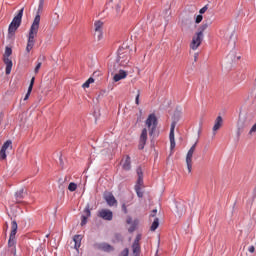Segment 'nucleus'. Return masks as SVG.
I'll list each match as a JSON object with an SVG mask.
<instances>
[{
    "instance_id": "f257e3e1",
    "label": "nucleus",
    "mask_w": 256,
    "mask_h": 256,
    "mask_svg": "<svg viewBox=\"0 0 256 256\" xmlns=\"http://www.w3.org/2000/svg\"><path fill=\"white\" fill-rule=\"evenodd\" d=\"M45 5V0H39L37 14L33 20L28 34V42L26 46V53H31L33 47H35V37L39 33V25L41 23V13H43V7Z\"/></svg>"
},
{
    "instance_id": "f03ea898",
    "label": "nucleus",
    "mask_w": 256,
    "mask_h": 256,
    "mask_svg": "<svg viewBox=\"0 0 256 256\" xmlns=\"http://www.w3.org/2000/svg\"><path fill=\"white\" fill-rule=\"evenodd\" d=\"M129 61H131V49H129V46L120 47L118 49V57L116 59V63L109 67L111 75L119 70V66L127 67V65H129Z\"/></svg>"
},
{
    "instance_id": "7ed1b4c3",
    "label": "nucleus",
    "mask_w": 256,
    "mask_h": 256,
    "mask_svg": "<svg viewBox=\"0 0 256 256\" xmlns=\"http://www.w3.org/2000/svg\"><path fill=\"white\" fill-rule=\"evenodd\" d=\"M209 28V23L204 22L202 25H200L198 27L197 32L193 35L192 37V41L190 43V49H192L193 51H196V49H199V47L201 46V43H203V33H205V31H207V29Z\"/></svg>"
},
{
    "instance_id": "20e7f679",
    "label": "nucleus",
    "mask_w": 256,
    "mask_h": 256,
    "mask_svg": "<svg viewBox=\"0 0 256 256\" xmlns=\"http://www.w3.org/2000/svg\"><path fill=\"white\" fill-rule=\"evenodd\" d=\"M23 11L24 9H20L18 14L13 18L12 22L9 25L8 33L9 35H14L15 31L21 27V20L23 19Z\"/></svg>"
},
{
    "instance_id": "39448f33",
    "label": "nucleus",
    "mask_w": 256,
    "mask_h": 256,
    "mask_svg": "<svg viewBox=\"0 0 256 256\" xmlns=\"http://www.w3.org/2000/svg\"><path fill=\"white\" fill-rule=\"evenodd\" d=\"M251 125V120L247 118V114H242L239 116L237 123V136L241 137V133Z\"/></svg>"
},
{
    "instance_id": "423d86ee",
    "label": "nucleus",
    "mask_w": 256,
    "mask_h": 256,
    "mask_svg": "<svg viewBox=\"0 0 256 256\" xmlns=\"http://www.w3.org/2000/svg\"><path fill=\"white\" fill-rule=\"evenodd\" d=\"M12 53L13 50L10 47H6L5 53L3 55V62L6 65V75H11V69H13V61L9 58L11 57Z\"/></svg>"
},
{
    "instance_id": "0eeeda50",
    "label": "nucleus",
    "mask_w": 256,
    "mask_h": 256,
    "mask_svg": "<svg viewBox=\"0 0 256 256\" xmlns=\"http://www.w3.org/2000/svg\"><path fill=\"white\" fill-rule=\"evenodd\" d=\"M146 127L149 129V135L153 136L155 130L157 129V116L155 114H150L146 119Z\"/></svg>"
},
{
    "instance_id": "6e6552de",
    "label": "nucleus",
    "mask_w": 256,
    "mask_h": 256,
    "mask_svg": "<svg viewBox=\"0 0 256 256\" xmlns=\"http://www.w3.org/2000/svg\"><path fill=\"white\" fill-rule=\"evenodd\" d=\"M17 229H19L17 225V221H12V226H11V232H10V237L8 240V247H14L15 245V236L17 235Z\"/></svg>"
},
{
    "instance_id": "1a4fd4ad",
    "label": "nucleus",
    "mask_w": 256,
    "mask_h": 256,
    "mask_svg": "<svg viewBox=\"0 0 256 256\" xmlns=\"http://www.w3.org/2000/svg\"><path fill=\"white\" fill-rule=\"evenodd\" d=\"M94 248L99 249L100 251H104L105 253H111L115 251V247L106 242L96 243L94 244Z\"/></svg>"
},
{
    "instance_id": "9d476101",
    "label": "nucleus",
    "mask_w": 256,
    "mask_h": 256,
    "mask_svg": "<svg viewBox=\"0 0 256 256\" xmlns=\"http://www.w3.org/2000/svg\"><path fill=\"white\" fill-rule=\"evenodd\" d=\"M7 149H13V142L11 140H7L1 150H0V159L5 160L7 159Z\"/></svg>"
},
{
    "instance_id": "9b49d317",
    "label": "nucleus",
    "mask_w": 256,
    "mask_h": 256,
    "mask_svg": "<svg viewBox=\"0 0 256 256\" xmlns=\"http://www.w3.org/2000/svg\"><path fill=\"white\" fill-rule=\"evenodd\" d=\"M98 217L104 221H113V212L109 209H102L98 212Z\"/></svg>"
},
{
    "instance_id": "f8f14e48",
    "label": "nucleus",
    "mask_w": 256,
    "mask_h": 256,
    "mask_svg": "<svg viewBox=\"0 0 256 256\" xmlns=\"http://www.w3.org/2000/svg\"><path fill=\"white\" fill-rule=\"evenodd\" d=\"M104 199H105L107 205H109V207L117 206V199H115V196L113 195V193L105 192Z\"/></svg>"
},
{
    "instance_id": "ddd939ff",
    "label": "nucleus",
    "mask_w": 256,
    "mask_h": 256,
    "mask_svg": "<svg viewBox=\"0 0 256 256\" xmlns=\"http://www.w3.org/2000/svg\"><path fill=\"white\" fill-rule=\"evenodd\" d=\"M177 125V122H172L171 128H170V134H169V139H170V148L175 149V127Z\"/></svg>"
},
{
    "instance_id": "4468645a",
    "label": "nucleus",
    "mask_w": 256,
    "mask_h": 256,
    "mask_svg": "<svg viewBox=\"0 0 256 256\" xmlns=\"http://www.w3.org/2000/svg\"><path fill=\"white\" fill-rule=\"evenodd\" d=\"M146 144H147V128H144L142 130L141 135H140V141H139L138 149H140V150L145 149Z\"/></svg>"
},
{
    "instance_id": "2eb2a0df",
    "label": "nucleus",
    "mask_w": 256,
    "mask_h": 256,
    "mask_svg": "<svg viewBox=\"0 0 256 256\" xmlns=\"http://www.w3.org/2000/svg\"><path fill=\"white\" fill-rule=\"evenodd\" d=\"M113 81L115 83L121 81V79H125L127 77V71L119 69L118 73L117 70L113 73Z\"/></svg>"
},
{
    "instance_id": "dca6fc26",
    "label": "nucleus",
    "mask_w": 256,
    "mask_h": 256,
    "mask_svg": "<svg viewBox=\"0 0 256 256\" xmlns=\"http://www.w3.org/2000/svg\"><path fill=\"white\" fill-rule=\"evenodd\" d=\"M121 15H123V7L121 6V4H116L112 10V17L114 19H119Z\"/></svg>"
},
{
    "instance_id": "f3484780",
    "label": "nucleus",
    "mask_w": 256,
    "mask_h": 256,
    "mask_svg": "<svg viewBox=\"0 0 256 256\" xmlns=\"http://www.w3.org/2000/svg\"><path fill=\"white\" fill-rule=\"evenodd\" d=\"M223 127V117L218 116L215 120L214 126L212 128L213 135H217V131Z\"/></svg>"
},
{
    "instance_id": "a211bd4d",
    "label": "nucleus",
    "mask_w": 256,
    "mask_h": 256,
    "mask_svg": "<svg viewBox=\"0 0 256 256\" xmlns=\"http://www.w3.org/2000/svg\"><path fill=\"white\" fill-rule=\"evenodd\" d=\"M139 236L134 240V243L132 245L133 249V256H140L141 255V246L139 245Z\"/></svg>"
},
{
    "instance_id": "6ab92c4d",
    "label": "nucleus",
    "mask_w": 256,
    "mask_h": 256,
    "mask_svg": "<svg viewBox=\"0 0 256 256\" xmlns=\"http://www.w3.org/2000/svg\"><path fill=\"white\" fill-rule=\"evenodd\" d=\"M186 165H187L188 173H191L193 169V154L189 152H187V155H186Z\"/></svg>"
},
{
    "instance_id": "aec40b11",
    "label": "nucleus",
    "mask_w": 256,
    "mask_h": 256,
    "mask_svg": "<svg viewBox=\"0 0 256 256\" xmlns=\"http://www.w3.org/2000/svg\"><path fill=\"white\" fill-rule=\"evenodd\" d=\"M122 169H124V171H131V157L126 156L122 159Z\"/></svg>"
},
{
    "instance_id": "412c9836",
    "label": "nucleus",
    "mask_w": 256,
    "mask_h": 256,
    "mask_svg": "<svg viewBox=\"0 0 256 256\" xmlns=\"http://www.w3.org/2000/svg\"><path fill=\"white\" fill-rule=\"evenodd\" d=\"M136 173L138 175V180L136 185H139V187H143V168H141V166L138 167L136 169Z\"/></svg>"
},
{
    "instance_id": "4be33fe9",
    "label": "nucleus",
    "mask_w": 256,
    "mask_h": 256,
    "mask_svg": "<svg viewBox=\"0 0 256 256\" xmlns=\"http://www.w3.org/2000/svg\"><path fill=\"white\" fill-rule=\"evenodd\" d=\"M85 215L82 216L81 220V226L87 225V218L91 217V210L89 209V206H87L84 210Z\"/></svg>"
},
{
    "instance_id": "5701e85b",
    "label": "nucleus",
    "mask_w": 256,
    "mask_h": 256,
    "mask_svg": "<svg viewBox=\"0 0 256 256\" xmlns=\"http://www.w3.org/2000/svg\"><path fill=\"white\" fill-rule=\"evenodd\" d=\"M25 195H27V190H25V188H21L15 193L16 201H21V199H25Z\"/></svg>"
},
{
    "instance_id": "b1692460",
    "label": "nucleus",
    "mask_w": 256,
    "mask_h": 256,
    "mask_svg": "<svg viewBox=\"0 0 256 256\" xmlns=\"http://www.w3.org/2000/svg\"><path fill=\"white\" fill-rule=\"evenodd\" d=\"M33 85H35V77H32V79L30 81V85L28 87V92L26 93V95L24 97V101H27V99H29V95H31V91H33Z\"/></svg>"
},
{
    "instance_id": "393cba45",
    "label": "nucleus",
    "mask_w": 256,
    "mask_h": 256,
    "mask_svg": "<svg viewBox=\"0 0 256 256\" xmlns=\"http://www.w3.org/2000/svg\"><path fill=\"white\" fill-rule=\"evenodd\" d=\"M81 239H83V238L81 237V235H75V236L73 237V241H74V243H75L74 248H75L76 250H78L79 247H81Z\"/></svg>"
},
{
    "instance_id": "a878e982",
    "label": "nucleus",
    "mask_w": 256,
    "mask_h": 256,
    "mask_svg": "<svg viewBox=\"0 0 256 256\" xmlns=\"http://www.w3.org/2000/svg\"><path fill=\"white\" fill-rule=\"evenodd\" d=\"M122 241H123V236L119 233H115L112 238V243H122Z\"/></svg>"
},
{
    "instance_id": "bb28decb",
    "label": "nucleus",
    "mask_w": 256,
    "mask_h": 256,
    "mask_svg": "<svg viewBox=\"0 0 256 256\" xmlns=\"http://www.w3.org/2000/svg\"><path fill=\"white\" fill-rule=\"evenodd\" d=\"M94 31H103V22L101 20L94 23Z\"/></svg>"
},
{
    "instance_id": "cd10ccee",
    "label": "nucleus",
    "mask_w": 256,
    "mask_h": 256,
    "mask_svg": "<svg viewBox=\"0 0 256 256\" xmlns=\"http://www.w3.org/2000/svg\"><path fill=\"white\" fill-rule=\"evenodd\" d=\"M178 209V215H183L185 211H187V208L185 207V203L180 204L177 206Z\"/></svg>"
},
{
    "instance_id": "c85d7f7f",
    "label": "nucleus",
    "mask_w": 256,
    "mask_h": 256,
    "mask_svg": "<svg viewBox=\"0 0 256 256\" xmlns=\"http://www.w3.org/2000/svg\"><path fill=\"white\" fill-rule=\"evenodd\" d=\"M94 37L97 41H101L103 39V30H95Z\"/></svg>"
},
{
    "instance_id": "c756f323",
    "label": "nucleus",
    "mask_w": 256,
    "mask_h": 256,
    "mask_svg": "<svg viewBox=\"0 0 256 256\" xmlns=\"http://www.w3.org/2000/svg\"><path fill=\"white\" fill-rule=\"evenodd\" d=\"M158 227H159V218H155V220L153 221L150 227V231H155Z\"/></svg>"
},
{
    "instance_id": "7c9ffc66",
    "label": "nucleus",
    "mask_w": 256,
    "mask_h": 256,
    "mask_svg": "<svg viewBox=\"0 0 256 256\" xmlns=\"http://www.w3.org/2000/svg\"><path fill=\"white\" fill-rule=\"evenodd\" d=\"M135 191L140 199L143 198V191H141V187H139V185H135Z\"/></svg>"
},
{
    "instance_id": "2f4dec72",
    "label": "nucleus",
    "mask_w": 256,
    "mask_h": 256,
    "mask_svg": "<svg viewBox=\"0 0 256 256\" xmlns=\"http://www.w3.org/2000/svg\"><path fill=\"white\" fill-rule=\"evenodd\" d=\"M70 191H77V184L75 182H71L68 186Z\"/></svg>"
},
{
    "instance_id": "473e14b6",
    "label": "nucleus",
    "mask_w": 256,
    "mask_h": 256,
    "mask_svg": "<svg viewBox=\"0 0 256 256\" xmlns=\"http://www.w3.org/2000/svg\"><path fill=\"white\" fill-rule=\"evenodd\" d=\"M195 149H197V142H195L193 146L188 150V153L194 155Z\"/></svg>"
},
{
    "instance_id": "72a5a7b5",
    "label": "nucleus",
    "mask_w": 256,
    "mask_h": 256,
    "mask_svg": "<svg viewBox=\"0 0 256 256\" xmlns=\"http://www.w3.org/2000/svg\"><path fill=\"white\" fill-rule=\"evenodd\" d=\"M41 65H43V63L38 62L35 69H34V73L35 75H37V73H39V69H41Z\"/></svg>"
},
{
    "instance_id": "f704fd0d",
    "label": "nucleus",
    "mask_w": 256,
    "mask_h": 256,
    "mask_svg": "<svg viewBox=\"0 0 256 256\" xmlns=\"http://www.w3.org/2000/svg\"><path fill=\"white\" fill-rule=\"evenodd\" d=\"M119 256H129V248H125L120 254Z\"/></svg>"
},
{
    "instance_id": "c9c22d12",
    "label": "nucleus",
    "mask_w": 256,
    "mask_h": 256,
    "mask_svg": "<svg viewBox=\"0 0 256 256\" xmlns=\"http://www.w3.org/2000/svg\"><path fill=\"white\" fill-rule=\"evenodd\" d=\"M59 25V15H57V20H53L51 23V27H57Z\"/></svg>"
},
{
    "instance_id": "e433bc0d",
    "label": "nucleus",
    "mask_w": 256,
    "mask_h": 256,
    "mask_svg": "<svg viewBox=\"0 0 256 256\" xmlns=\"http://www.w3.org/2000/svg\"><path fill=\"white\" fill-rule=\"evenodd\" d=\"M203 21V15H197L195 19V23L199 24Z\"/></svg>"
},
{
    "instance_id": "4c0bfd02",
    "label": "nucleus",
    "mask_w": 256,
    "mask_h": 256,
    "mask_svg": "<svg viewBox=\"0 0 256 256\" xmlns=\"http://www.w3.org/2000/svg\"><path fill=\"white\" fill-rule=\"evenodd\" d=\"M253 133H256V123L252 126V128L249 131V135H253Z\"/></svg>"
},
{
    "instance_id": "58836bf2",
    "label": "nucleus",
    "mask_w": 256,
    "mask_h": 256,
    "mask_svg": "<svg viewBox=\"0 0 256 256\" xmlns=\"http://www.w3.org/2000/svg\"><path fill=\"white\" fill-rule=\"evenodd\" d=\"M139 97H141V92L138 90V94L136 95L135 103L139 105Z\"/></svg>"
},
{
    "instance_id": "ea45409f",
    "label": "nucleus",
    "mask_w": 256,
    "mask_h": 256,
    "mask_svg": "<svg viewBox=\"0 0 256 256\" xmlns=\"http://www.w3.org/2000/svg\"><path fill=\"white\" fill-rule=\"evenodd\" d=\"M207 6H204L202 9H200L199 13L200 15H203V13H205L207 11Z\"/></svg>"
},
{
    "instance_id": "a19ab883",
    "label": "nucleus",
    "mask_w": 256,
    "mask_h": 256,
    "mask_svg": "<svg viewBox=\"0 0 256 256\" xmlns=\"http://www.w3.org/2000/svg\"><path fill=\"white\" fill-rule=\"evenodd\" d=\"M89 85H91L88 80L82 85L83 89H88Z\"/></svg>"
},
{
    "instance_id": "79ce46f5",
    "label": "nucleus",
    "mask_w": 256,
    "mask_h": 256,
    "mask_svg": "<svg viewBox=\"0 0 256 256\" xmlns=\"http://www.w3.org/2000/svg\"><path fill=\"white\" fill-rule=\"evenodd\" d=\"M231 39H233V34L230 36V40H229V45H231V43H232V45L233 46H235V40H233L232 42H231Z\"/></svg>"
},
{
    "instance_id": "37998d69",
    "label": "nucleus",
    "mask_w": 256,
    "mask_h": 256,
    "mask_svg": "<svg viewBox=\"0 0 256 256\" xmlns=\"http://www.w3.org/2000/svg\"><path fill=\"white\" fill-rule=\"evenodd\" d=\"M122 211L127 214V206L125 204L122 205Z\"/></svg>"
},
{
    "instance_id": "c03bdc74",
    "label": "nucleus",
    "mask_w": 256,
    "mask_h": 256,
    "mask_svg": "<svg viewBox=\"0 0 256 256\" xmlns=\"http://www.w3.org/2000/svg\"><path fill=\"white\" fill-rule=\"evenodd\" d=\"M155 215H157V209L152 210L150 217H155Z\"/></svg>"
},
{
    "instance_id": "a18cd8bd",
    "label": "nucleus",
    "mask_w": 256,
    "mask_h": 256,
    "mask_svg": "<svg viewBox=\"0 0 256 256\" xmlns=\"http://www.w3.org/2000/svg\"><path fill=\"white\" fill-rule=\"evenodd\" d=\"M249 252L250 253H255V246H250Z\"/></svg>"
},
{
    "instance_id": "49530a36",
    "label": "nucleus",
    "mask_w": 256,
    "mask_h": 256,
    "mask_svg": "<svg viewBox=\"0 0 256 256\" xmlns=\"http://www.w3.org/2000/svg\"><path fill=\"white\" fill-rule=\"evenodd\" d=\"M87 81H88L90 84H91V83H95V79H93V78H91V77H90Z\"/></svg>"
},
{
    "instance_id": "de8ad7c7",
    "label": "nucleus",
    "mask_w": 256,
    "mask_h": 256,
    "mask_svg": "<svg viewBox=\"0 0 256 256\" xmlns=\"http://www.w3.org/2000/svg\"><path fill=\"white\" fill-rule=\"evenodd\" d=\"M198 57H199V54L196 53V54L194 55V61H195V63H197Z\"/></svg>"
},
{
    "instance_id": "09e8293b",
    "label": "nucleus",
    "mask_w": 256,
    "mask_h": 256,
    "mask_svg": "<svg viewBox=\"0 0 256 256\" xmlns=\"http://www.w3.org/2000/svg\"><path fill=\"white\" fill-rule=\"evenodd\" d=\"M127 223L128 224L131 223V218L127 219Z\"/></svg>"
},
{
    "instance_id": "8fccbe9b",
    "label": "nucleus",
    "mask_w": 256,
    "mask_h": 256,
    "mask_svg": "<svg viewBox=\"0 0 256 256\" xmlns=\"http://www.w3.org/2000/svg\"><path fill=\"white\" fill-rule=\"evenodd\" d=\"M179 113H180L179 111H176V112L174 113V115H179Z\"/></svg>"
},
{
    "instance_id": "3c124183",
    "label": "nucleus",
    "mask_w": 256,
    "mask_h": 256,
    "mask_svg": "<svg viewBox=\"0 0 256 256\" xmlns=\"http://www.w3.org/2000/svg\"><path fill=\"white\" fill-rule=\"evenodd\" d=\"M13 255H14V256L17 255V251H16V250H14Z\"/></svg>"
},
{
    "instance_id": "603ef678",
    "label": "nucleus",
    "mask_w": 256,
    "mask_h": 256,
    "mask_svg": "<svg viewBox=\"0 0 256 256\" xmlns=\"http://www.w3.org/2000/svg\"><path fill=\"white\" fill-rule=\"evenodd\" d=\"M42 59H45V56H43Z\"/></svg>"
},
{
    "instance_id": "864d4df0",
    "label": "nucleus",
    "mask_w": 256,
    "mask_h": 256,
    "mask_svg": "<svg viewBox=\"0 0 256 256\" xmlns=\"http://www.w3.org/2000/svg\"><path fill=\"white\" fill-rule=\"evenodd\" d=\"M6 226H9L7 223L5 224Z\"/></svg>"
},
{
    "instance_id": "5fc2aeb1",
    "label": "nucleus",
    "mask_w": 256,
    "mask_h": 256,
    "mask_svg": "<svg viewBox=\"0 0 256 256\" xmlns=\"http://www.w3.org/2000/svg\"><path fill=\"white\" fill-rule=\"evenodd\" d=\"M6 227V229H7V227H9V226H5Z\"/></svg>"
},
{
    "instance_id": "6e6d98bb",
    "label": "nucleus",
    "mask_w": 256,
    "mask_h": 256,
    "mask_svg": "<svg viewBox=\"0 0 256 256\" xmlns=\"http://www.w3.org/2000/svg\"><path fill=\"white\" fill-rule=\"evenodd\" d=\"M156 256H159V255L156 254Z\"/></svg>"
}]
</instances>
